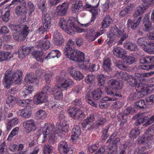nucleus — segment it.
Instances as JSON below:
<instances>
[{"label":"nucleus","mask_w":154,"mask_h":154,"mask_svg":"<svg viewBox=\"0 0 154 154\" xmlns=\"http://www.w3.org/2000/svg\"><path fill=\"white\" fill-rule=\"evenodd\" d=\"M33 54L37 60L40 62L43 61L45 56L42 51H35L34 53H33Z\"/></svg>","instance_id":"obj_44"},{"label":"nucleus","mask_w":154,"mask_h":154,"mask_svg":"<svg viewBox=\"0 0 154 154\" xmlns=\"http://www.w3.org/2000/svg\"><path fill=\"white\" fill-rule=\"evenodd\" d=\"M102 34L99 32H96L94 29L88 30L85 34V38L89 42L93 41Z\"/></svg>","instance_id":"obj_13"},{"label":"nucleus","mask_w":154,"mask_h":154,"mask_svg":"<svg viewBox=\"0 0 154 154\" xmlns=\"http://www.w3.org/2000/svg\"><path fill=\"white\" fill-rule=\"evenodd\" d=\"M118 99L115 97H106L103 98L101 100L99 103V106L100 108H103L107 107L109 104L107 101H115L116 100Z\"/></svg>","instance_id":"obj_17"},{"label":"nucleus","mask_w":154,"mask_h":154,"mask_svg":"<svg viewBox=\"0 0 154 154\" xmlns=\"http://www.w3.org/2000/svg\"><path fill=\"white\" fill-rule=\"evenodd\" d=\"M31 102V100L27 99L26 100H19L18 103L20 106L23 107L27 106L28 104H29Z\"/></svg>","instance_id":"obj_60"},{"label":"nucleus","mask_w":154,"mask_h":154,"mask_svg":"<svg viewBox=\"0 0 154 154\" xmlns=\"http://www.w3.org/2000/svg\"><path fill=\"white\" fill-rule=\"evenodd\" d=\"M25 80L27 82L36 83L38 82L37 78L34 77L32 73L27 74L25 77Z\"/></svg>","instance_id":"obj_46"},{"label":"nucleus","mask_w":154,"mask_h":154,"mask_svg":"<svg viewBox=\"0 0 154 154\" xmlns=\"http://www.w3.org/2000/svg\"><path fill=\"white\" fill-rule=\"evenodd\" d=\"M149 16L148 15H146L145 16L143 19L145 29L147 31H151L153 29L151 23L149 20Z\"/></svg>","instance_id":"obj_28"},{"label":"nucleus","mask_w":154,"mask_h":154,"mask_svg":"<svg viewBox=\"0 0 154 154\" xmlns=\"http://www.w3.org/2000/svg\"><path fill=\"white\" fill-rule=\"evenodd\" d=\"M68 112L71 117L75 119H79L84 117V114L83 112L75 107H70L68 110Z\"/></svg>","instance_id":"obj_9"},{"label":"nucleus","mask_w":154,"mask_h":154,"mask_svg":"<svg viewBox=\"0 0 154 154\" xmlns=\"http://www.w3.org/2000/svg\"><path fill=\"white\" fill-rule=\"evenodd\" d=\"M19 130V128L18 127H16L13 129L7 138L8 140H11L14 136H15L18 133Z\"/></svg>","instance_id":"obj_56"},{"label":"nucleus","mask_w":154,"mask_h":154,"mask_svg":"<svg viewBox=\"0 0 154 154\" xmlns=\"http://www.w3.org/2000/svg\"><path fill=\"white\" fill-rule=\"evenodd\" d=\"M146 40V38L144 37L139 38L137 39V42L139 45L142 46L143 48L146 47L147 43Z\"/></svg>","instance_id":"obj_51"},{"label":"nucleus","mask_w":154,"mask_h":154,"mask_svg":"<svg viewBox=\"0 0 154 154\" xmlns=\"http://www.w3.org/2000/svg\"><path fill=\"white\" fill-rule=\"evenodd\" d=\"M106 122V119L102 117L98 118L95 123L93 124L91 126V128H97L100 126H102Z\"/></svg>","instance_id":"obj_32"},{"label":"nucleus","mask_w":154,"mask_h":154,"mask_svg":"<svg viewBox=\"0 0 154 154\" xmlns=\"http://www.w3.org/2000/svg\"><path fill=\"white\" fill-rule=\"evenodd\" d=\"M68 8V5L65 3H63L60 5L57 6L54 13L56 16H62L65 15L67 12Z\"/></svg>","instance_id":"obj_12"},{"label":"nucleus","mask_w":154,"mask_h":154,"mask_svg":"<svg viewBox=\"0 0 154 154\" xmlns=\"http://www.w3.org/2000/svg\"><path fill=\"white\" fill-rule=\"evenodd\" d=\"M13 57V54L11 53L0 51V62L7 60Z\"/></svg>","instance_id":"obj_27"},{"label":"nucleus","mask_w":154,"mask_h":154,"mask_svg":"<svg viewBox=\"0 0 154 154\" xmlns=\"http://www.w3.org/2000/svg\"><path fill=\"white\" fill-rule=\"evenodd\" d=\"M23 125L27 133H30L36 130V122L33 119H29L23 122Z\"/></svg>","instance_id":"obj_10"},{"label":"nucleus","mask_w":154,"mask_h":154,"mask_svg":"<svg viewBox=\"0 0 154 154\" xmlns=\"http://www.w3.org/2000/svg\"><path fill=\"white\" fill-rule=\"evenodd\" d=\"M124 47L130 51H136L137 50V46L134 44L128 42L124 45Z\"/></svg>","instance_id":"obj_47"},{"label":"nucleus","mask_w":154,"mask_h":154,"mask_svg":"<svg viewBox=\"0 0 154 154\" xmlns=\"http://www.w3.org/2000/svg\"><path fill=\"white\" fill-rule=\"evenodd\" d=\"M11 28L14 30L13 38L16 40H24L29 31V27L24 25H12Z\"/></svg>","instance_id":"obj_6"},{"label":"nucleus","mask_w":154,"mask_h":154,"mask_svg":"<svg viewBox=\"0 0 154 154\" xmlns=\"http://www.w3.org/2000/svg\"><path fill=\"white\" fill-rule=\"evenodd\" d=\"M47 95L40 92L34 96L33 101L34 103L38 104L45 103L47 101Z\"/></svg>","instance_id":"obj_14"},{"label":"nucleus","mask_w":154,"mask_h":154,"mask_svg":"<svg viewBox=\"0 0 154 154\" xmlns=\"http://www.w3.org/2000/svg\"><path fill=\"white\" fill-rule=\"evenodd\" d=\"M154 74V72L152 71L147 73H144L140 74L139 73H136L134 75L135 79L136 81H137V83H142L141 82L143 79V78L147 77L150 76Z\"/></svg>","instance_id":"obj_20"},{"label":"nucleus","mask_w":154,"mask_h":154,"mask_svg":"<svg viewBox=\"0 0 154 154\" xmlns=\"http://www.w3.org/2000/svg\"><path fill=\"white\" fill-rule=\"evenodd\" d=\"M130 108H127L124 113H120L118 115V118L120 120V125H122L125 123L126 122L127 115L131 113Z\"/></svg>","instance_id":"obj_24"},{"label":"nucleus","mask_w":154,"mask_h":154,"mask_svg":"<svg viewBox=\"0 0 154 154\" xmlns=\"http://www.w3.org/2000/svg\"><path fill=\"white\" fill-rule=\"evenodd\" d=\"M141 18V17H140L137 19L134 20L128 19L127 21V23L128 27V28H131L133 29H135L139 24Z\"/></svg>","instance_id":"obj_16"},{"label":"nucleus","mask_w":154,"mask_h":154,"mask_svg":"<svg viewBox=\"0 0 154 154\" xmlns=\"http://www.w3.org/2000/svg\"><path fill=\"white\" fill-rule=\"evenodd\" d=\"M54 89V88L52 89L48 86L46 85L45 87L42 89L41 92L42 93L45 94L47 95V94H51L53 92Z\"/></svg>","instance_id":"obj_57"},{"label":"nucleus","mask_w":154,"mask_h":154,"mask_svg":"<svg viewBox=\"0 0 154 154\" xmlns=\"http://www.w3.org/2000/svg\"><path fill=\"white\" fill-rule=\"evenodd\" d=\"M134 117L138 119L136 120L135 124L137 126H139L143 123L144 122L148 121V118L147 117H143L142 113H139L136 115Z\"/></svg>","instance_id":"obj_30"},{"label":"nucleus","mask_w":154,"mask_h":154,"mask_svg":"<svg viewBox=\"0 0 154 154\" xmlns=\"http://www.w3.org/2000/svg\"><path fill=\"white\" fill-rule=\"evenodd\" d=\"M143 50L146 52L150 54H154V51L152 50L154 49V47L148 45V43L146 45V47H144L143 48Z\"/></svg>","instance_id":"obj_59"},{"label":"nucleus","mask_w":154,"mask_h":154,"mask_svg":"<svg viewBox=\"0 0 154 154\" xmlns=\"http://www.w3.org/2000/svg\"><path fill=\"white\" fill-rule=\"evenodd\" d=\"M114 55L119 58H122L127 53V51L123 48L119 47H114L112 50Z\"/></svg>","instance_id":"obj_15"},{"label":"nucleus","mask_w":154,"mask_h":154,"mask_svg":"<svg viewBox=\"0 0 154 154\" xmlns=\"http://www.w3.org/2000/svg\"><path fill=\"white\" fill-rule=\"evenodd\" d=\"M122 59L125 63L127 65V67L128 65L132 64L135 61V59L134 57L126 55V54L125 55V56Z\"/></svg>","instance_id":"obj_39"},{"label":"nucleus","mask_w":154,"mask_h":154,"mask_svg":"<svg viewBox=\"0 0 154 154\" xmlns=\"http://www.w3.org/2000/svg\"><path fill=\"white\" fill-rule=\"evenodd\" d=\"M38 46L42 49L47 50L49 48L50 46V43L48 40L42 39L39 41Z\"/></svg>","instance_id":"obj_31"},{"label":"nucleus","mask_w":154,"mask_h":154,"mask_svg":"<svg viewBox=\"0 0 154 154\" xmlns=\"http://www.w3.org/2000/svg\"><path fill=\"white\" fill-rule=\"evenodd\" d=\"M111 61L110 59L109 58H106L103 60L102 66L104 70L106 71H109L111 69Z\"/></svg>","instance_id":"obj_42"},{"label":"nucleus","mask_w":154,"mask_h":154,"mask_svg":"<svg viewBox=\"0 0 154 154\" xmlns=\"http://www.w3.org/2000/svg\"><path fill=\"white\" fill-rule=\"evenodd\" d=\"M59 125L58 127L54 129V126L49 123H46L42 127V130L45 141L47 138L49 139L50 143H53L56 139L54 131H57V134L59 136H62L63 133L67 132L68 125L66 123V119L63 112H61L58 117Z\"/></svg>","instance_id":"obj_1"},{"label":"nucleus","mask_w":154,"mask_h":154,"mask_svg":"<svg viewBox=\"0 0 154 154\" xmlns=\"http://www.w3.org/2000/svg\"><path fill=\"white\" fill-rule=\"evenodd\" d=\"M135 106L138 109H143L146 107L144 101L143 100H140L136 102Z\"/></svg>","instance_id":"obj_50"},{"label":"nucleus","mask_w":154,"mask_h":154,"mask_svg":"<svg viewBox=\"0 0 154 154\" xmlns=\"http://www.w3.org/2000/svg\"><path fill=\"white\" fill-rule=\"evenodd\" d=\"M113 22L112 19L109 15H106L102 21L101 27L104 28H107Z\"/></svg>","instance_id":"obj_29"},{"label":"nucleus","mask_w":154,"mask_h":154,"mask_svg":"<svg viewBox=\"0 0 154 154\" xmlns=\"http://www.w3.org/2000/svg\"><path fill=\"white\" fill-rule=\"evenodd\" d=\"M6 103L9 107L13 106L15 105L16 103V99L15 97L12 96H9L6 99Z\"/></svg>","instance_id":"obj_48"},{"label":"nucleus","mask_w":154,"mask_h":154,"mask_svg":"<svg viewBox=\"0 0 154 154\" xmlns=\"http://www.w3.org/2000/svg\"><path fill=\"white\" fill-rule=\"evenodd\" d=\"M106 77L103 74H100L97 76L98 84L100 86H103L106 81Z\"/></svg>","instance_id":"obj_55"},{"label":"nucleus","mask_w":154,"mask_h":154,"mask_svg":"<svg viewBox=\"0 0 154 154\" xmlns=\"http://www.w3.org/2000/svg\"><path fill=\"white\" fill-rule=\"evenodd\" d=\"M54 149V148L53 146L48 144L45 145L43 148L44 154H50Z\"/></svg>","instance_id":"obj_49"},{"label":"nucleus","mask_w":154,"mask_h":154,"mask_svg":"<svg viewBox=\"0 0 154 154\" xmlns=\"http://www.w3.org/2000/svg\"><path fill=\"white\" fill-rule=\"evenodd\" d=\"M102 95L100 88H98L91 92V96L94 99L97 100L100 99Z\"/></svg>","instance_id":"obj_41"},{"label":"nucleus","mask_w":154,"mask_h":154,"mask_svg":"<svg viewBox=\"0 0 154 154\" xmlns=\"http://www.w3.org/2000/svg\"><path fill=\"white\" fill-rule=\"evenodd\" d=\"M54 89L53 93L55 99L57 100L61 99L63 98V94L61 89L57 86H55Z\"/></svg>","instance_id":"obj_36"},{"label":"nucleus","mask_w":154,"mask_h":154,"mask_svg":"<svg viewBox=\"0 0 154 154\" xmlns=\"http://www.w3.org/2000/svg\"><path fill=\"white\" fill-rule=\"evenodd\" d=\"M18 3L21 4L25 5V2L24 0H13L11 3L6 7L5 8H8L12 5H17Z\"/></svg>","instance_id":"obj_61"},{"label":"nucleus","mask_w":154,"mask_h":154,"mask_svg":"<svg viewBox=\"0 0 154 154\" xmlns=\"http://www.w3.org/2000/svg\"><path fill=\"white\" fill-rule=\"evenodd\" d=\"M124 32L123 30L119 29L116 26L113 27L111 28L110 33L108 35V37L111 38L113 36L120 37Z\"/></svg>","instance_id":"obj_18"},{"label":"nucleus","mask_w":154,"mask_h":154,"mask_svg":"<svg viewBox=\"0 0 154 154\" xmlns=\"http://www.w3.org/2000/svg\"><path fill=\"white\" fill-rule=\"evenodd\" d=\"M146 9V8L143 6H140L138 7L136 10L134 12L133 16L134 17H137L143 14Z\"/></svg>","instance_id":"obj_45"},{"label":"nucleus","mask_w":154,"mask_h":154,"mask_svg":"<svg viewBox=\"0 0 154 154\" xmlns=\"http://www.w3.org/2000/svg\"><path fill=\"white\" fill-rule=\"evenodd\" d=\"M56 80L58 82L57 85L56 86L60 89L66 88L73 83L72 80L71 79H65L63 77H61L60 76H57Z\"/></svg>","instance_id":"obj_11"},{"label":"nucleus","mask_w":154,"mask_h":154,"mask_svg":"<svg viewBox=\"0 0 154 154\" xmlns=\"http://www.w3.org/2000/svg\"><path fill=\"white\" fill-rule=\"evenodd\" d=\"M45 3V0H40L37 3L38 7L43 11H45L46 8Z\"/></svg>","instance_id":"obj_58"},{"label":"nucleus","mask_w":154,"mask_h":154,"mask_svg":"<svg viewBox=\"0 0 154 154\" xmlns=\"http://www.w3.org/2000/svg\"><path fill=\"white\" fill-rule=\"evenodd\" d=\"M31 52V48L26 46H23L18 51V57L20 59H22L28 54Z\"/></svg>","instance_id":"obj_21"},{"label":"nucleus","mask_w":154,"mask_h":154,"mask_svg":"<svg viewBox=\"0 0 154 154\" xmlns=\"http://www.w3.org/2000/svg\"><path fill=\"white\" fill-rule=\"evenodd\" d=\"M22 6H17L15 8V12L17 15H21L22 18H20L19 19L20 23H22L26 20V14L27 12V10L26 6V3L25 5L21 4Z\"/></svg>","instance_id":"obj_8"},{"label":"nucleus","mask_w":154,"mask_h":154,"mask_svg":"<svg viewBox=\"0 0 154 154\" xmlns=\"http://www.w3.org/2000/svg\"><path fill=\"white\" fill-rule=\"evenodd\" d=\"M134 7L132 5L125 8L122 10L120 12L119 15L122 17H123L130 12L134 9Z\"/></svg>","instance_id":"obj_40"},{"label":"nucleus","mask_w":154,"mask_h":154,"mask_svg":"<svg viewBox=\"0 0 154 154\" xmlns=\"http://www.w3.org/2000/svg\"><path fill=\"white\" fill-rule=\"evenodd\" d=\"M70 73L76 80H80L83 78L82 74L79 71L75 69L74 68L71 67L70 71Z\"/></svg>","instance_id":"obj_25"},{"label":"nucleus","mask_w":154,"mask_h":154,"mask_svg":"<svg viewBox=\"0 0 154 154\" xmlns=\"http://www.w3.org/2000/svg\"><path fill=\"white\" fill-rule=\"evenodd\" d=\"M116 75L119 78L126 80L131 86H134L137 83V81L135 80V77H133L131 75H128L125 72L122 71L118 72L116 74Z\"/></svg>","instance_id":"obj_7"},{"label":"nucleus","mask_w":154,"mask_h":154,"mask_svg":"<svg viewBox=\"0 0 154 154\" xmlns=\"http://www.w3.org/2000/svg\"><path fill=\"white\" fill-rule=\"evenodd\" d=\"M35 116L37 119L40 120H44L46 118L47 114L45 110L40 109L36 112Z\"/></svg>","instance_id":"obj_37"},{"label":"nucleus","mask_w":154,"mask_h":154,"mask_svg":"<svg viewBox=\"0 0 154 154\" xmlns=\"http://www.w3.org/2000/svg\"><path fill=\"white\" fill-rule=\"evenodd\" d=\"M43 29L42 31L43 32L46 31L47 29H49L51 26V21H43Z\"/></svg>","instance_id":"obj_64"},{"label":"nucleus","mask_w":154,"mask_h":154,"mask_svg":"<svg viewBox=\"0 0 154 154\" xmlns=\"http://www.w3.org/2000/svg\"><path fill=\"white\" fill-rule=\"evenodd\" d=\"M33 90L32 86L28 85L26 86L25 89L20 94L23 98H25L26 96L32 93Z\"/></svg>","instance_id":"obj_43"},{"label":"nucleus","mask_w":154,"mask_h":154,"mask_svg":"<svg viewBox=\"0 0 154 154\" xmlns=\"http://www.w3.org/2000/svg\"><path fill=\"white\" fill-rule=\"evenodd\" d=\"M18 122V119L15 118L11 120H8L6 124V128L8 131H10L14 125H16Z\"/></svg>","instance_id":"obj_38"},{"label":"nucleus","mask_w":154,"mask_h":154,"mask_svg":"<svg viewBox=\"0 0 154 154\" xmlns=\"http://www.w3.org/2000/svg\"><path fill=\"white\" fill-rule=\"evenodd\" d=\"M22 72L20 70H17L11 73V70L7 71L5 74L3 79V84L7 88H10L14 83L19 84L22 79Z\"/></svg>","instance_id":"obj_4"},{"label":"nucleus","mask_w":154,"mask_h":154,"mask_svg":"<svg viewBox=\"0 0 154 154\" xmlns=\"http://www.w3.org/2000/svg\"><path fill=\"white\" fill-rule=\"evenodd\" d=\"M95 76L93 74H88L85 79L86 82L89 84H92L95 79Z\"/></svg>","instance_id":"obj_54"},{"label":"nucleus","mask_w":154,"mask_h":154,"mask_svg":"<svg viewBox=\"0 0 154 154\" xmlns=\"http://www.w3.org/2000/svg\"><path fill=\"white\" fill-rule=\"evenodd\" d=\"M108 83L109 86L112 89H119L122 87L121 82L115 80H110L108 82Z\"/></svg>","instance_id":"obj_26"},{"label":"nucleus","mask_w":154,"mask_h":154,"mask_svg":"<svg viewBox=\"0 0 154 154\" xmlns=\"http://www.w3.org/2000/svg\"><path fill=\"white\" fill-rule=\"evenodd\" d=\"M136 90L137 92L132 95H130L129 97L131 100H136L142 98L152 91L153 88L150 86L142 83H138L135 84Z\"/></svg>","instance_id":"obj_5"},{"label":"nucleus","mask_w":154,"mask_h":154,"mask_svg":"<svg viewBox=\"0 0 154 154\" xmlns=\"http://www.w3.org/2000/svg\"><path fill=\"white\" fill-rule=\"evenodd\" d=\"M61 55V53L59 50H53L48 54L45 57V59H49L56 57L58 58Z\"/></svg>","instance_id":"obj_33"},{"label":"nucleus","mask_w":154,"mask_h":154,"mask_svg":"<svg viewBox=\"0 0 154 154\" xmlns=\"http://www.w3.org/2000/svg\"><path fill=\"white\" fill-rule=\"evenodd\" d=\"M74 45V42L71 39H69L63 49L64 54L66 57L70 60L82 63L85 60L84 54L75 49L73 46Z\"/></svg>","instance_id":"obj_2"},{"label":"nucleus","mask_w":154,"mask_h":154,"mask_svg":"<svg viewBox=\"0 0 154 154\" xmlns=\"http://www.w3.org/2000/svg\"><path fill=\"white\" fill-rule=\"evenodd\" d=\"M7 149L5 143L4 142L1 145L0 147V154H7Z\"/></svg>","instance_id":"obj_63"},{"label":"nucleus","mask_w":154,"mask_h":154,"mask_svg":"<svg viewBox=\"0 0 154 154\" xmlns=\"http://www.w3.org/2000/svg\"><path fill=\"white\" fill-rule=\"evenodd\" d=\"M58 25L62 29L70 35L75 32L81 33L85 31L82 29L77 26L75 24L74 20L71 18L67 20L64 18H61Z\"/></svg>","instance_id":"obj_3"},{"label":"nucleus","mask_w":154,"mask_h":154,"mask_svg":"<svg viewBox=\"0 0 154 154\" xmlns=\"http://www.w3.org/2000/svg\"><path fill=\"white\" fill-rule=\"evenodd\" d=\"M64 42L62 36L59 33L56 31L54 33L53 42L56 45H62Z\"/></svg>","instance_id":"obj_23"},{"label":"nucleus","mask_w":154,"mask_h":154,"mask_svg":"<svg viewBox=\"0 0 154 154\" xmlns=\"http://www.w3.org/2000/svg\"><path fill=\"white\" fill-rule=\"evenodd\" d=\"M43 21H51V17L49 14L47 13L45 11H43Z\"/></svg>","instance_id":"obj_62"},{"label":"nucleus","mask_w":154,"mask_h":154,"mask_svg":"<svg viewBox=\"0 0 154 154\" xmlns=\"http://www.w3.org/2000/svg\"><path fill=\"white\" fill-rule=\"evenodd\" d=\"M82 1H80L73 4L71 8V10L73 13H77L80 11L82 6Z\"/></svg>","instance_id":"obj_35"},{"label":"nucleus","mask_w":154,"mask_h":154,"mask_svg":"<svg viewBox=\"0 0 154 154\" xmlns=\"http://www.w3.org/2000/svg\"><path fill=\"white\" fill-rule=\"evenodd\" d=\"M144 135L146 143L153 139V137L154 135V124L146 130Z\"/></svg>","instance_id":"obj_19"},{"label":"nucleus","mask_w":154,"mask_h":154,"mask_svg":"<svg viewBox=\"0 0 154 154\" xmlns=\"http://www.w3.org/2000/svg\"><path fill=\"white\" fill-rule=\"evenodd\" d=\"M58 149L60 154H67L69 150L66 142L65 141L60 142L58 145Z\"/></svg>","instance_id":"obj_22"},{"label":"nucleus","mask_w":154,"mask_h":154,"mask_svg":"<svg viewBox=\"0 0 154 154\" xmlns=\"http://www.w3.org/2000/svg\"><path fill=\"white\" fill-rule=\"evenodd\" d=\"M140 134V128H137L134 129L131 131L129 137L131 139H135Z\"/></svg>","instance_id":"obj_52"},{"label":"nucleus","mask_w":154,"mask_h":154,"mask_svg":"<svg viewBox=\"0 0 154 154\" xmlns=\"http://www.w3.org/2000/svg\"><path fill=\"white\" fill-rule=\"evenodd\" d=\"M116 66L119 69L125 70L127 68V65L124 62L118 60L116 62Z\"/></svg>","instance_id":"obj_53"},{"label":"nucleus","mask_w":154,"mask_h":154,"mask_svg":"<svg viewBox=\"0 0 154 154\" xmlns=\"http://www.w3.org/2000/svg\"><path fill=\"white\" fill-rule=\"evenodd\" d=\"M32 112L30 110L24 109L20 110L18 112L17 114L23 118H28L31 115Z\"/></svg>","instance_id":"obj_34"}]
</instances>
